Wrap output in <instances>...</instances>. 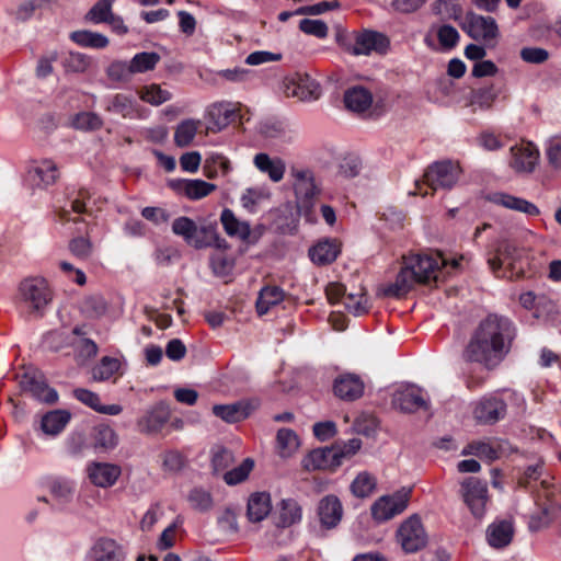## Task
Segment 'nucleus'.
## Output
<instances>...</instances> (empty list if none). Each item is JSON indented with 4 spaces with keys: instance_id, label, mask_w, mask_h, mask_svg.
Listing matches in <instances>:
<instances>
[{
    "instance_id": "obj_49",
    "label": "nucleus",
    "mask_w": 561,
    "mask_h": 561,
    "mask_svg": "<svg viewBox=\"0 0 561 561\" xmlns=\"http://www.w3.org/2000/svg\"><path fill=\"white\" fill-rule=\"evenodd\" d=\"M190 506L198 512H208L214 505L210 492L202 488H194L187 494Z\"/></svg>"
},
{
    "instance_id": "obj_10",
    "label": "nucleus",
    "mask_w": 561,
    "mask_h": 561,
    "mask_svg": "<svg viewBox=\"0 0 561 561\" xmlns=\"http://www.w3.org/2000/svg\"><path fill=\"white\" fill-rule=\"evenodd\" d=\"M20 294L28 308L36 312H42L51 299L46 280L38 277L24 279L20 284Z\"/></svg>"
},
{
    "instance_id": "obj_26",
    "label": "nucleus",
    "mask_w": 561,
    "mask_h": 561,
    "mask_svg": "<svg viewBox=\"0 0 561 561\" xmlns=\"http://www.w3.org/2000/svg\"><path fill=\"white\" fill-rule=\"evenodd\" d=\"M393 403L403 412H415L427 408V401L424 399L422 390L414 386L397 391Z\"/></svg>"
},
{
    "instance_id": "obj_23",
    "label": "nucleus",
    "mask_w": 561,
    "mask_h": 561,
    "mask_svg": "<svg viewBox=\"0 0 561 561\" xmlns=\"http://www.w3.org/2000/svg\"><path fill=\"white\" fill-rule=\"evenodd\" d=\"M488 199L494 205L519 211L528 216L539 215V208L531 202L504 192H494Z\"/></svg>"
},
{
    "instance_id": "obj_14",
    "label": "nucleus",
    "mask_w": 561,
    "mask_h": 561,
    "mask_svg": "<svg viewBox=\"0 0 561 561\" xmlns=\"http://www.w3.org/2000/svg\"><path fill=\"white\" fill-rule=\"evenodd\" d=\"M343 505L336 495H325L318 503L317 515L321 527L324 529L336 528L343 518Z\"/></svg>"
},
{
    "instance_id": "obj_39",
    "label": "nucleus",
    "mask_w": 561,
    "mask_h": 561,
    "mask_svg": "<svg viewBox=\"0 0 561 561\" xmlns=\"http://www.w3.org/2000/svg\"><path fill=\"white\" fill-rule=\"evenodd\" d=\"M302 508L294 499H284L279 503L278 525L286 528L300 523Z\"/></svg>"
},
{
    "instance_id": "obj_11",
    "label": "nucleus",
    "mask_w": 561,
    "mask_h": 561,
    "mask_svg": "<svg viewBox=\"0 0 561 561\" xmlns=\"http://www.w3.org/2000/svg\"><path fill=\"white\" fill-rule=\"evenodd\" d=\"M284 89L287 96L298 98L302 101L318 99L320 85L308 73L295 72L284 80Z\"/></svg>"
},
{
    "instance_id": "obj_15",
    "label": "nucleus",
    "mask_w": 561,
    "mask_h": 561,
    "mask_svg": "<svg viewBox=\"0 0 561 561\" xmlns=\"http://www.w3.org/2000/svg\"><path fill=\"white\" fill-rule=\"evenodd\" d=\"M90 482L102 489L113 486L122 474V468L111 462H91L87 466Z\"/></svg>"
},
{
    "instance_id": "obj_12",
    "label": "nucleus",
    "mask_w": 561,
    "mask_h": 561,
    "mask_svg": "<svg viewBox=\"0 0 561 561\" xmlns=\"http://www.w3.org/2000/svg\"><path fill=\"white\" fill-rule=\"evenodd\" d=\"M390 42L382 33L364 30L354 35V42L351 46V53L355 56H368L371 53L385 54L389 48Z\"/></svg>"
},
{
    "instance_id": "obj_3",
    "label": "nucleus",
    "mask_w": 561,
    "mask_h": 561,
    "mask_svg": "<svg viewBox=\"0 0 561 561\" xmlns=\"http://www.w3.org/2000/svg\"><path fill=\"white\" fill-rule=\"evenodd\" d=\"M174 234L182 237L188 245L203 249L218 243L216 227L213 225L198 227L194 220L186 216L176 218L172 224Z\"/></svg>"
},
{
    "instance_id": "obj_50",
    "label": "nucleus",
    "mask_w": 561,
    "mask_h": 561,
    "mask_svg": "<svg viewBox=\"0 0 561 561\" xmlns=\"http://www.w3.org/2000/svg\"><path fill=\"white\" fill-rule=\"evenodd\" d=\"M230 171L229 160L220 153L209 154L204 164V173L208 179L215 178L218 172L227 174Z\"/></svg>"
},
{
    "instance_id": "obj_9",
    "label": "nucleus",
    "mask_w": 561,
    "mask_h": 561,
    "mask_svg": "<svg viewBox=\"0 0 561 561\" xmlns=\"http://www.w3.org/2000/svg\"><path fill=\"white\" fill-rule=\"evenodd\" d=\"M462 30L473 39L484 43L495 42L499 37V26L494 18L470 12L466 16Z\"/></svg>"
},
{
    "instance_id": "obj_64",
    "label": "nucleus",
    "mask_w": 561,
    "mask_h": 561,
    "mask_svg": "<svg viewBox=\"0 0 561 561\" xmlns=\"http://www.w3.org/2000/svg\"><path fill=\"white\" fill-rule=\"evenodd\" d=\"M72 344L77 357L83 360L95 357L99 351L96 343L88 337L79 339Z\"/></svg>"
},
{
    "instance_id": "obj_53",
    "label": "nucleus",
    "mask_w": 561,
    "mask_h": 561,
    "mask_svg": "<svg viewBox=\"0 0 561 561\" xmlns=\"http://www.w3.org/2000/svg\"><path fill=\"white\" fill-rule=\"evenodd\" d=\"M160 61V56L157 53H138L131 60V70L134 73H142L152 70Z\"/></svg>"
},
{
    "instance_id": "obj_52",
    "label": "nucleus",
    "mask_w": 561,
    "mask_h": 561,
    "mask_svg": "<svg viewBox=\"0 0 561 561\" xmlns=\"http://www.w3.org/2000/svg\"><path fill=\"white\" fill-rule=\"evenodd\" d=\"M270 198V193L263 188H247L240 197L242 207L249 213H255L257 207Z\"/></svg>"
},
{
    "instance_id": "obj_57",
    "label": "nucleus",
    "mask_w": 561,
    "mask_h": 561,
    "mask_svg": "<svg viewBox=\"0 0 561 561\" xmlns=\"http://www.w3.org/2000/svg\"><path fill=\"white\" fill-rule=\"evenodd\" d=\"M95 447L104 450L113 449L117 443L118 437L115 431L108 425H100L95 428Z\"/></svg>"
},
{
    "instance_id": "obj_18",
    "label": "nucleus",
    "mask_w": 561,
    "mask_h": 561,
    "mask_svg": "<svg viewBox=\"0 0 561 561\" xmlns=\"http://www.w3.org/2000/svg\"><path fill=\"white\" fill-rule=\"evenodd\" d=\"M125 557L123 546L107 537L95 540L88 553L89 561H124Z\"/></svg>"
},
{
    "instance_id": "obj_37",
    "label": "nucleus",
    "mask_w": 561,
    "mask_h": 561,
    "mask_svg": "<svg viewBox=\"0 0 561 561\" xmlns=\"http://www.w3.org/2000/svg\"><path fill=\"white\" fill-rule=\"evenodd\" d=\"M285 298V291L278 286L263 287L256 299V311L260 316L266 314L273 307Z\"/></svg>"
},
{
    "instance_id": "obj_6",
    "label": "nucleus",
    "mask_w": 561,
    "mask_h": 561,
    "mask_svg": "<svg viewBox=\"0 0 561 561\" xmlns=\"http://www.w3.org/2000/svg\"><path fill=\"white\" fill-rule=\"evenodd\" d=\"M410 495V489H402L392 494L380 496L370 507L373 519L377 523H385L400 515L407 510Z\"/></svg>"
},
{
    "instance_id": "obj_60",
    "label": "nucleus",
    "mask_w": 561,
    "mask_h": 561,
    "mask_svg": "<svg viewBox=\"0 0 561 561\" xmlns=\"http://www.w3.org/2000/svg\"><path fill=\"white\" fill-rule=\"evenodd\" d=\"M253 465L254 462L252 459H244L240 466L224 473L225 482L229 485H234L244 481L251 472Z\"/></svg>"
},
{
    "instance_id": "obj_62",
    "label": "nucleus",
    "mask_w": 561,
    "mask_h": 561,
    "mask_svg": "<svg viewBox=\"0 0 561 561\" xmlns=\"http://www.w3.org/2000/svg\"><path fill=\"white\" fill-rule=\"evenodd\" d=\"M106 75L113 81L126 82L130 80L134 72L131 70L130 61L126 62L116 60L108 66Z\"/></svg>"
},
{
    "instance_id": "obj_30",
    "label": "nucleus",
    "mask_w": 561,
    "mask_h": 561,
    "mask_svg": "<svg viewBox=\"0 0 561 561\" xmlns=\"http://www.w3.org/2000/svg\"><path fill=\"white\" fill-rule=\"evenodd\" d=\"M220 222L229 237L241 241H247L250 238L251 228L249 222L239 220L231 209L225 208L221 211Z\"/></svg>"
},
{
    "instance_id": "obj_8",
    "label": "nucleus",
    "mask_w": 561,
    "mask_h": 561,
    "mask_svg": "<svg viewBox=\"0 0 561 561\" xmlns=\"http://www.w3.org/2000/svg\"><path fill=\"white\" fill-rule=\"evenodd\" d=\"M397 541L405 553H415L427 545V534L417 515L401 523L397 530Z\"/></svg>"
},
{
    "instance_id": "obj_32",
    "label": "nucleus",
    "mask_w": 561,
    "mask_h": 561,
    "mask_svg": "<svg viewBox=\"0 0 561 561\" xmlns=\"http://www.w3.org/2000/svg\"><path fill=\"white\" fill-rule=\"evenodd\" d=\"M271 497L266 492H256L250 495L247 506V516L250 522H262L271 512Z\"/></svg>"
},
{
    "instance_id": "obj_51",
    "label": "nucleus",
    "mask_w": 561,
    "mask_h": 561,
    "mask_svg": "<svg viewBox=\"0 0 561 561\" xmlns=\"http://www.w3.org/2000/svg\"><path fill=\"white\" fill-rule=\"evenodd\" d=\"M91 65V59L81 53L70 51L62 59V67L66 72L83 73Z\"/></svg>"
},
{
    "instance_id": "obj_44",
    "label": "nucleus",
    "mask_w": 561,
    "mask_h": 561,
    "mask_svg": "<svg viewBox=\"0 0 561 561\" xmlns=\"http://www.w3.org/2000/svg\"><path fill=\"white\" fill-rule=\"evenodd\" d=\"M121 368V360L116 357L104 356L92 368V378L95 381H105L113 377Z\"/></svg>"
},
{
    "instance_id": "obj_19",
    "label": "nucleus",
    "mask_w": 561,
    "mask_h": 561,
    "mask_svg": "<svg viewBox=\"0 0 561 561\" xmlns=\"http://www.w3.org/2000/svg\"><path fill=\"white\" fill-rule=\"evenodd\" d=\"M46 488L53 499V507L62 510L73 499L76 492V483L64 477H53L47 479Z\"/></svg>"
},
{
    "instance_id": "obj_46",
    "label": "nucleus",
    "mask_w": 561,
    "mask_h": 561,
    "mask_svg": "<svg viewBox=\"0 0 561 561\" xmlns=\"http://www.w3.org/2000/svg\"><path fill=\"white\" fill-rule=\"evenodd\" d=\"M140 100L147 102L153 106H159L162 103L169 101L172 94L162 89L159 84L152 83L141 88L138 92Z\"/></svg>"
},
{
    "instance_id": "obj_21",
    "label": "nucleus",
    "mask_w": 561,
    "mask_h": 561,
    "mask_svg": "<svg viewBox=\"0 0 561 561\" xmlns=\"http://www.w3.org/2000/svg\"><path fill=\"white\" fill-rule=\"evenodd\" d=\"M170 420V410L163 402L151 408L141 419L138 420L137 426L141 433L157 434Z\"/></svg>"
},
{
    "instance_id": "obj_47",
    "label": "nucleus",
    "mask_w": 561,
    "mask_h": 561,
    "mask_svg": "<svg viewBox=\"0 0 561 561\" xmlns=\"http://www.w3.org/2000/svg\"><path fill=\"white\" fill-rule=\"evenodd\" d=\"M80 310L85 317L96 319L106 312L107 304L102 296L91 295L81 301Z\"/></svg>"
},
{
    "instance_id": "obj_54",
    "label": "nucleus",
    "mask_w": 561,
    "mask_h": 561,
    "mask_svg": "<svg viewBox=\"0 0 561 561\" xmlns=\"http://www.w3.org/2000/svg\"><path fill=\"white\" fill-rule=\"evenodd\" d=\"M433 13L448 20H459L462 13L461 7L456 0H435L432 4Z\"/></svg>"
},
{
    "instance_id": "obj_24",
    "label": "nucleus",
    "mask_w": 561,
    "mask_h": 561,
    "mask_svg": "<svg viewBox=\"0 0 561 561\" xmlns=\"http://www.w3.org/2000/svg\"><path fill=\"white\" fill-rule=\"evenodd\" d=\"M33 185L44 188L56 183L59 178L57 164L49 159H43L34 163L28 171Z\"/></svg>"
},
{
    "instance_id": "obj_55",
    "label": "nucleus",
    "mask_w": 561,
    "mask_h": 561,
    "mask_svg": "<svg viewBox=\"0 0 561 561\" xmlns=\"http://www.w3.org/2000/svg\"><path fill=\"white\" fill-rule=\"evenodd\" d=\"M436 36L439 45L445 50L455 48L460 39V34L456 27L449 24H442L436 27Z\"/></svg>"
},
{
    "instance_id": "obj_25",
    "label": "nucleus",
    "mask_w": 561,
    "mask_h": 561,
    "mask_svg": "<svg viewBox=\"0 0 561 561\" xmlns=\"http://www.w3.org/2000/svg\"><path fill=\"white\" fill-rule=\"evenodd\" d=\"M253 164L261 173L266 174L274 183H278L284 179L286 163L279 157L272 158L265 152H259L253 158Z\"/></svg>"
},
{
    "instance_id": "obj_48",
    "label": "nucleus",
    "mask_w": 561,
    "mask_h": 561,
    "mask_svg": "<svg viewBox=\"0 0 561 561\" xmlns=\"http://www.w3.org/2000/svg\"><path fill=\"white\" fill-rule=\"evenodd\" d=\"M494 100L495 94L491 88H481L470 92L467 106L472 107L473 111L488 110Z\"/></svg>"
},
{
    "instance_id": "obj_43",
    "label": "nucleus",
    "mask_w": 561,
    "mask_h": 561,
    "mask_svg": "<svg viewBox=\"0 0 561 561\" xmlns=\"http://www.w3.org/2000/svg\"><path fill=\"white\" fill-rule=\"evenodd\" d=\"M199 121L196 119H185L181 122L174 131V142L178 147H187L191 145L193 139L195 138L198 127Z\"/></svg>"
},
{
    "instance_id": "obj_17",
    "label": "nucleus",
    "mask_w": 561,
    "mask_h": 561,
    "mask_svg": "<svg viewBox=\"0 0 561 561\" xmlns=\"http://www.w3.org/2000/svg\"><path fill=\"white\" fill-rule=\"evenodd\" d=\"M169 186L178 194L183 195L191 201L202 199L211 194L217 188L215 184L201 179L171 180L169 182Z\"/></svg>"
},
{
    "instance_id": "obj_42",
    "label": "nucleus",
    "mask_w": 561,
    "mask_h": 561,
    "mask_svg": "<svg viewBox=\"0 0 561 561\" xmlns=\"http://www.w3.org/2000/svg\"><path fill=\"white\" fill-rule=\"evenodd\" d=\"M377 486V479L367 471L359 472L351 483L354 496L364 499L369 496Z\"/></svg>"
},
{
    "instance_id": "obj_45",
    "label": "nucleus",
    "mask_w": 561,
    "mask_h": 561,
    "mask_svg": "<svg viewBox=\"0 0 561 561\" xmlns=\"http://www.w3.org/2000/svg\"><path fill=\"white\" fill-rule=\"evenodd\" d=\"M71 41L83 47L104 48L108 45L106 36L91 31H76L70 34Z\"/></svg>"
},
{
    "instance_id": "obj_29",
    "label": "nucleus",
    "mask_w": 561,
    "mask_h": 561,
    "mask_svg": "<svg viewBox=\"0 0 561 561\" xmlns=\"http://www.w3.org/2000/svg\"><path fill=\"white\" fill-rule=\"evenodd\" d=\"M340 251L341 244L336 239H324L309 250V256L313 263L327 265L336 260Z\"/></svg>"
},
{
    "instance_id": "obj_58",
    "label": "nucleus",
    "mask_w": 561,
    "mask_h": 561,
    "mask_svg": "<svg viewBox=\"0 0 561 561\" xmlns=\"http://www.w3.org/2000/svg\"><path fill=\"white\" fill-rule=\"evenodd\" d=\"M345 309L354 316H362L369 309L368 298L365 294H348L343 298Z\"/></svg>"
},
{
    "instance_id": "obj_28",
    "label": "nucleus",
    "mask_w": 561,
    "mask_h": 561,
    "mask_svg": "<svg viewBox=\"0 0 561 561\" xmlns=\"http://www.w3.org/2000/svg\"><path fill=\"white\" fill-rule=\"evenodd\" d=\"M90 198V193L85 188L72 191L68 195V201L59 211V218L62 221H77L72 215H81L87 211L85 202Z\"/></svg>"
},
{
    "instance_id": "obj_36",
    "label": "nucleus",
    "mask_w": 561,
    "mask_h": 561,
    "mask_svg": "<svg viewBox=\"0 0 561 561\" xmlns=\"http://www.w3.org/2000/svg\"><path fill=\"white\" fill-rule=\"evenodd\" d=\"M106 111L118 114L124 118H134L137 115V103L133 95L117 93L113 95L106 105Z\"/></svg>"
},
{
    "instance_id": "obj_7",
    "label": "nucleus",
    "mask_w": 561,
    "mask_h": 561,
    "mask_svg": "<svg viewBox=\"0 0 561 561\" xmlns=\"http://www.w3.org/2000/svg\"><path fill=\"white\" fill-rule=\"evenodd\" d=\"M461 169L449 160L432 163L425 171L423 184L433 191L450 190L459 180Z\"/></svg>"
},
{
    "instance_id": "obj_38",
    "label": "nucleus",
    "mask_w": 561,
    "mask_h": 561,
    "mask_svg": "<svg viewBox=\"0 0 561 561\" xmlns=\"http://www.w3.org/2000/svg\"><path fill=\"white\" fill-rule=\"evenodd\" d=\"M71 414L67 410H54L42 417L41 427L47 435H58L69 423Z\"/></svg>"
},
{
    "instance_id": "obj_13",
    "label": "nucleus",
    "mask_w": 561,
    "mask_h": 561,
    "mask_svg": "<svg viewBox=\"0 0 561 561\" xmlns=\"http://www.w3.org/2000/svg\"><path fill=\"white\" fill-rule=\"evenodd\" d=\"M511 168L518 173H530L535 170L539 151L531 142H522L511 148Z\"/></svg>"
},
{
    "instance_id": "obj_31",
    "label": "nucleus",
    "mask_w": 561,
    "mask_h": 561,
    "mask_svg": "<svg viewBox=\"0 0 561 561\" xmlns=\"http://www.w3.org/2000/svg\"><path fill=\"white\" fill-rule=\"evenodd\" d=\"M252 410L251 404L244 401L213 407V413L227 423H237L247 419Z\"/></svg>"
},
{
    "instance_id": "obj_59",
    "label": "nucleus",
    "mask_w": 561,
    "mask_h": 561,
    "mask_svg": "<svg viewBox=\"0 0 561 561\" xmlns=\"http://www.w3.org/2000/svg\"><path fill=\"white\" fill-rule=\"evenodd\" d=\"M103 125L102 118L93 112H81L72 119V126L81 130H96Z\"/></svg>"
},
{
    "instance_id": "obj_4",
    "label": "nucleus",
    "mask_w": 561,
    "mask_h": 561,
    "mask_svg": "<svg viewBox=\"0 0 561 561\" xmlns=\"http://www.w3.org/2000/svg\"><path fill=\"white\" fill-rule=\"evenodd\" d=\"M522 257V250L514 243L503 240L500 241L494 253L488 257V264L496 277H506V272L511 275H519L523 270L518 266Z\"/></svg>"
},
{
    "instance_id": "obj_40",
    "label": "nucleus",
    "mask_w": 561,
    "mask_h": 561,
    "mask_svg": "<svg viewBox=\"0 0 561 561\" xmlns=\"http://www.w3.org/2000/svg\"><path fill=\"white\" fill-rule=\"evenodd\" d=\"M234 110L229 103H216L208 108L207 116L214 127L221 130L227 127L234 117Z\"/></svg>"
},
{
    "instance_id": "obj_35",
    "label": "nucleus",
    "mask_w": 561,
    "mask_h": 561,
    "mask_svg": "<svg viewBox=\"0 0 561 561\" xmlns=\"http://www.w3.org/2000/svg\"><path fill=\"white\" fill-rule=\"evenodd\" d=\"M345 106L356 113L367 111L373 104V95L363 87H353L344 94Z\"/></svg>"
},
{
    "instance_id": "obj_41",
    "label": "nucleus",
    "mask_w": 561,
    "mask_h": 561,
    "mask_svg": "<svg viewBox=\"0 0 561 561\" xmlns=\"http://www.w3.org/2000/svg\"><path fill=\"white\" fill-rule=\"evenodd\" d=\"M277 453L282 458L293 456L299 448L300 442L297 434L289 428H280L276 436Z\"/></svg>"
},
{
    "instance_id": "obj_56",
    "label": "nucleus",
    "mask_w": 561,
    "mask_h": 561,
    "mask_svg": "<svg viewBox=\"0 0 561 561\" xmlns=\"http://www.w3.org/2000/svg\"><path fill=\"white\" fill-rule=\"evenodd\" d=\"M216 77L232 83H245L254 78V72L243 67H234L217 71Z\"/></svg>"
},
{
    "instance_id": "obj_34",
    "label": "nucleus",
    "mask_w": 561,
    "mask_h": 561,
    "mask_svg": "<svg viewBox=\"0 0 561 561\" xmlns=\"http://www.w3.org/2000/svg\"><path fill=\"white\" fill-rule=\"evenodd\" d=\"M513 534L514 529L511 522H494L486 530L488 542L494 548L506 547L512 541Z\"/></svg>"
},
{
    "instance_id": "obj_20",
    "label": "nucleus",
    "mask_w": 561,
    "mask_h": 561,
    "mask_svg": "<svg viewBox=\"0 0 561 561\" xmlns=\"http://www.w3.org/2000/svg\"><path fill=\"white\" fill-rule=\"evenodd\" d=\"M364 388L362 378L351 373L337 376L333 383L334 394L345 401L359 399L364 393Z\"/></svg>"
},
{
    "instance_id": "obj_22",
    "label": "nucleus",
    "mask_w": 561,
    "mask_h": 561,
    "mask_svg": "<svg viewBox=\"0 0 561 561\" xmlns=\"http://www.w3.org/2000/svg\"><path fill=\"white\" fill-rule=\"evenodd\" d=\"M506 414V403L496 397L483 398L474 409V417L478 422L493 424L502 420Z\"/></svg>"
},
{
    "instance_id": "obj_5",
    "label": "nucleus",
    "mask_w": 561,
    "mask_h": 561,
    "mask_svg": "<svg viewBox=\"0 0 561 561\" xmlns=\"http://www.w3.org/2000/svg\"><path fill=\"white\" fill-rule=\"evenodd\" d=\"M460 495L474 518L481 519L485 515L489 502L488 484L476 477L466 478L460 483Z\"/></svg>"
},
{
    "instance_id": "obj_16",
    "label": "nucleus",
    "mask_w": 561,
    "mask_h": 561,
    "mask_svg": "<svg viewBox=\"0 0 561 561\" xmlns=\"http://www.w3.org/2000/svg\"><path fill=\"white\" fill-rule=\"evenodd\" d=\"M339 457L334 446L317 448L302 459L301 465L307 471L335 470L341 466Z\"/></svg>"
},
{
    "instance_id": "obj_33",
    "label": "nucleus",
    "mask_w": 561,
    "mask_h": 561,
    "mask_svg": "<svg viewBox=\"0 0 561 561\" xmlns=\"http://www.w3.org/2000/svg\"><path fill=\"white\" fill-rule=\"evenodd\" d=\"M291 174L295 179L294 188L296 195L305 201L312 199L318 193L312 171L299 169L293 170Z\"/></svg>"
},
{
    "instance_id": "obj_2",
    "label": "nucleus",
    "mask_w": 561,
    "mask_h": 561,
    "mask_svg": "<svg viewBox=\"0 0 561 561\" xmlns=\"http://www.w3.org/2000/svg\"><path fill=\"white\" fill-rule=\"evenodd\" d=\"M449 266L456 268L458 261L448 262L440 253L407 256L396 282L385 290V294L400 297L407 294L416 283L437 282L442 278L443 270Z\"/></svg>"
},
{
    "instance_id": "obj_27",
    "label": "nucleus",
    "mask_w": 561,
    "mask_h": 561,
    "mask_svg": "<svg viewBox=\"0 0 561 561\" xmlns=\"http://www.w3.org/2000/svg\"><path fill=\"white\" fill-rule=\"evenodd\" d=\"M21 383L24 390L31 392L34 398L42 402L54 404L58 400L57 391L35 375L25 374Z\"/></svg>"
},
{
    "instance_id": "obj_1",
    "label": "nucleus",
    "mask_w": 561,
    "mask_h": 561,
    "mask_svg": "<svg viewBox=\"0 0 561 561\" xmlns=\"http://www.w3.org/2000/svg\"><path fill=\"white\" fill-rule=\"evenodd\" d=\"M514 337L515 328L510 319L489 314L473 331L462 351V359L493 369L510 352Z\"/></svg>"
},
{
    "instance_id": "obj_63",
    "label": "nucleus",
    "mask_w": 561,
    "mask_h": 561,
    "mask_svg": "<svg viewBox=\"0 0 561 561\" xmlns=\"http://www.w3.org/2000/svg\"><path fill=\"white\" fill-rule=\"evenodd\" d=\"M234 462L233 454L224 447H218L213 453L211 465L216 473L224 472Z\"/></svg>"
},
{
    "instance_id": "obj_61",
    "label": "nucleus",
    "mask_w": 561,
    "mask_h": 561,
    "mask_svg": "<svg viewBox=\"0 0 561 561\" xmlns=\"http://www.w3.org/2000/svg\"><path fill=\"white\" fill-rule=\"evenodd\" d=\"M114 0H99L88 12L87 19L93 23H104L110 20Z\"/></svg>"
}]
</instances>
